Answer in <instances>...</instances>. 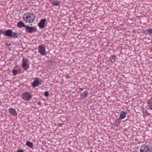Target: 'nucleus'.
Masks as SVG:
<instances>
[{
    "label": "nucleus",
    "instance_id": "obj_1",
    "mask_svg": "<svg viewBox=\"0 0 152 152\" xmlns=\"http://www.w3.org/2000/svg\"><path fill=\"white\" fill-rule=\"evenodd\" d=\"M35 16L31 12H26L24 13L23 16V18L25 22L30 23L34 22L35 19Z\"/></svg>",
    "mask_w": 152,
    "mask_h": 152
},
{
    "label": "nucleus",
    "instance_id": "obj_2",
    "mask_svg": "<svg viewBox=\"0 0 152 152\" xmlns=\"http://www.w3.org/2000/svg\"><path fill=\"white\" fill-rule=\"evenodd\" d=\"M140 152H152V148L146 144L142 145L140 148Z\"/></svg>",
    "mask_w": 152,
    "mask_h": 152
},
{
    "label": "nucleus",
    "instance_id": "obj_3",
    "mask_svg": "<svg viewBox=\"0 0 152 152\" xmlns=\"http://www.w3.org/2000/svg\"><path fill=\"white\" fill-rule=\"evenodd\" d=\"M29 61L27 58H24L22 59L21 66L24 70H27L29 67Z\"/></svg>",
    "mask_w": 152,
    "mask_h": 152
},
{
    "label": "nucleus",
    "instance_id": "obj_4",
    "mask_svg": "<svg viewBox=\"0 0 152 152\" xmlns=\"http://www.w3.org/2000/svg\"><path fill=\"white\" fill-rule=\"evenodd\" d=\"M38 51L39 53L42 56L45 55L46 54L45 48L44 45H42L38 46Z\"/></svg>",
    "mask_w": 152,
    "mask_h": 152
},
{
    "label": "nucleus",
    "instance_id": "obj_5",
    "mask_svg": "<svg viewBox=\"0 0 152 152\" xmlns=\"http://www.w3.org/2000/svg\"><path fill=\"white\" fill-rule=\"evenodd\" d=\"M23 99L25 101H28L32 98V95L29 93H24L22 95Z\"/></svg>",
    "mask_w": 152,
    "mask_h": 152
},
{
    "label": "nucleus",
    "instance_id": "obj_6",
    "mask_svg": "<svg viewBox=\"0 0 152 152\" xmlns=\"http://www.w3.org/2000/svg\"><path fill=\"white\" fill-rule=\"evenodd\" d=\"M42 82L41 79H39L37 77L34 78V79L33 83H31L32 86L34 88L37 86H38L39 85L41 84Z\"/></svg>",
    "mask_w": 152,
    "mask_h": 152
},
{
    "label": "nucleus",
    "instance_id": "obj_7",
    "mask_svg": "<svg viewBox=\"0 0 152 152\" xmlns=\"http://www.w3.org/2000/svg\"><path fill=\"white\" fill-rule=\"evenodd\" d=\"M26 29L27 32L29 33H31L36 31V28L32 27H30L27 26H26Z\"/></svg>",
    "mask_w": 152,
    "mask_h": 152
},
{
    "label": "nucleus",
    "instance_id": "obj_8",
    "mask_svg": "<svg viewBox=\"0 0 152 152\" xmlns=\"http://www.w3.org/2000/svg\"><path fill=\"white\" fill-rule=\"evenodd\" d=\"M127 114V113L126 112L122 110L120 113L119 118L121 120L123 119L126 117Z\"/></svg>",
    "mask_w": 152,
    "mask_h": 152
},
{
    "label": "nucleus",
    "instance_id": "obj_9",
    "mask_svg": "<svg viewBox=\"0 0 152 152\" xmlns=\"http://www.w3.org/2000/svg\"><path fill=\"white\" fill-rule=\"evenodd\" d=\"M46 20L44 18L42 19L40 21L38 25L39 27L41 28H43L45 25V23L46 22Z\"/></svg>",
    "mask_w": 152,
    "mask_h": 152
},
{
    "label": "nucleus",
    "instance_id": "obj_10",
    "mask_svg": "<svg viewBox=\"0 0 152 152\" xmlns=\"http://www.w3.org/2000/svg\"><path fill=\"white\" fill-rule=\"evenodd\" d=\"M9 113L12 115L16 116L17 114L15 110L12 108H10L9 109Z\"/></svg>",
    "mask_w": 152,
    "mask_h": 152
},
{
    "label": "nucleus",
    "instance_id": "obj_11",
    "mask_svg": "<svg viewBox=\"0 0 152 152\" xmlns=\"http://www.w3.org/2000/svg\"><path fill=\"white\" fill-rule=\"evenodd\" d=\"M12 31L10 29L7 30L5 32L4 35L7 37H11L12 35Z\"/></svg>",
    "mask_w": 152,
    "mask_h": 152
},
{
    "label": "nucleus",
    "instance_id": "obj_12",
    "mask_svg": "<svg viewBox=\"0 0 152 152\" xmlns=\"http://www.w3.org/2000/svg\"><path fill=\"white\" fill-rule=\"evenodd\" d=\"M143 33L146 35L152 34V29L150 28L144 30Z\"/></svg>",
    "mask_w": 152,
    "mask_h": 152
},
{
    "label": "nucleus",
    "instance_id": "obj_13",
    "mask_svg": "<svg viewBox=\"0 0 152 152\" xmlns=\"http://www.w3.org/2000/svg\"><path fill=\"white\" fill-rule=\"evenodd\" d=\"M88 94V92L85 91L81 94L80 95L81 97V98H85L87 97Z\"/></svg>",
    "mask_w": 152,
    "mask_h": 152
},
{
    "label": "nucleus",
    "instance_id": "obj_14",
    "mask_svg": "<svg viewBox=\"0 0 152 152\" xmlns=\"http://www.w3.org/2000/svg\"><path fill=\"white\" fill-rule=\"evenodd\" d=\"M17 26L18 27L20 28L26 26L22 22L20 21L17 23Z\"/></svg>",
    "mask_w": 152,
    "mask_h": 152
},
{
    "label": "nucleus",
    "instance_id": "obj_15",
    "mask_svg": "<svg viewBox=\"0 0 152 152\" xmlns=\"http://www.w3.org/2000/svg\"><path fill=\"white\" fill-rule=\"evenodd\" d=\"M26 145L31 148H32L33 147V143L30 141H27L26 142Z\"/></svg>",
    "mask_w": 152,
    "mask_h": 152
},
{
    "label": "nucleus",
    "instance_id": "obj_16",
    "mask_svg": "<svg viewBox=\"0 0 152 152\" xmlns=\"http://www.w3.org/2000/svg\"><path fill=\"white\" fill-rule=\"evenodd\" d=\"M120 120H121V119H119V118L115 120V123L116 125L118 126L120 125L121 123Z\"/></svg>",
    "mask_w": 152,
    "mask_h": 152
},
{
    "label": "nucleus",
    "instance_id": "obj_17",
    "mask_svg": "<svg viewBox=\"0 0 152 152\" xmlns=\"http://www.w3.org/2000/svg\"><path fill=\"white\" fill-rule=\"evenodd\" d=\"M11 37L13 38H17L18 37V34L16 32H12V35Z\"/></svg>",
    "mask_w": 152,
    "mask_h": 152
},
{
    "label": "nucleus",
    "instance_id": "obj_18",
    "mask_svg": "<svg viewBox=\"0 0 152 152\" xmlns=\"http://www.w3.org/2000/svg\"><path fill=\"white\" fill-rule=\"evenodd\" d=\"M60 3V1H59L58 2L53 1L52 2V4L53 6H58L59 5Z\"/></svg>",
    "mask_w": 152,
    "mask_h": 152
},
{
    "label": "nucleus",
    "instance_id": "obj_19",
    "mask_svg": "<svg viewBox=\"0 0 152 152\" xmlns=\"http://www.w3.org/2000/svg\"><path fill=\"white\" fill-rule=\"evenodd\" d=\"M18 70H16L15 69H13L12 70V73L13 75L15 76L18 74Z\"/></svg>",
    "mask_w": 152,
    "mask_h": 152
},
{
    "label": "nucleus",
    "instance_id": "obj_20",
    "mask_svg": "<svg viewBox=\"0 0 152 152\" xmlns=\"http://www.w3.org/2000/svg\"><path fill=\"white\" fill-rule=\"evenodd\" d=\"M152 99V98H151L150 99L148 100L147 101V103L148 104H149V105H152V101H151Z\"/></svg>",
    "mask_w": 152,
    "mask_h": 152
},
{
    "label": "nucleus",
    "instance_id": "obj_21",
    "mask_svg": "<svg viewBox=\"0 0 152 152\" xmlns=\"http://www.w3.org/2000/svg\"><path fill=\"white\" fill-rule=\"evenodd\" d=\"M44 95L46 97H48L49 95V93L48 91H46L45 92Z\"/></svg>",
    "mask_w": 152,
    "mask_h": 152
},
{
    "label": "nucleus",
    "instance_id": "obj_22",
    "mask_svg": "<svg viewBox=\"0 0 152 152\" xmlns=\"http://www.w3.org/2000/svg\"><path fill=\"white\" fill-rule=\"evenodd\" d=\"M5 32L2 29H0V34H4V35Z\"/></svg>",
    "mask_w": 152,
    "mask_h": 152
},
{
    "label": "nucleus",
    "instance_id": "obj_23",
    "mask_svg": "<svg viewBox=\"0 0 152 152\" xmlns=\"http://www.w3.org/2000/svg\"><path fill=\"white\" fill-rule=\"evenodd\" d=\"M148 106L149 107L148 109L152 110V105H150Z\"/></svg>",
    "mask_w": 152,
    "mask_h": 152
},
{
    "label": "nucleus",
    "instance_id": "obj_24",
    "mask_svg": "<svg viewBox=\"0 0 152 152\" xmlns=\"http://www.w3.org/2000/svg\"><path fill=\"white\" fill-rule=\"evenodd\" d=\"M111 57V58L114 60L116 58L115 57L114 55L112 56Z\"/></svg>",
    "mask_w": 152,
    "mask_h": 152
},
{
    "label": "nucleus",
    "instance_id": "obj_25",
    "mask_svg": "<svg viewBox=\"0 0 152 152\" xmlns=\"http://www.w3.org/2000/svg\"><path fill=\"white\" fill-rule=\"evenodd\" d=\"M17 152H24L21 149H18V151H17Z\"/></svg>",
    "mask_w": 152,
    "mask_h": 152
},
{
    "label": "nucleus",
    "instance_id": "obj_26",
    "mask_svg": "<svg viewBox=\"0 0 152 152\" xmlns=\"http://www.w3.org/2000/svg\"><path fill=\"white\" fill-rule=\"evenodd\" d=\"M38 104L39 105H41V103L40 102H39L38 103Z\"/></svg>",
    "mask_w": 152,
    "mask_h": 152
},
{
    "label": "nucleus",
    "instance_id": "obj_27",
    "mask_svg": "<svg viewBox=\"0 0 152 152\" xmlns=\"http://www.w3.org/2000/svg\"><path fill=\"white\" fill-rule=\"evenodd\" d=\"M80 90H81V91H82V90H83V88H80Z\"/></svg>",
    "mask_w": 152,
    "mask_h": 152
}]
</instances>
